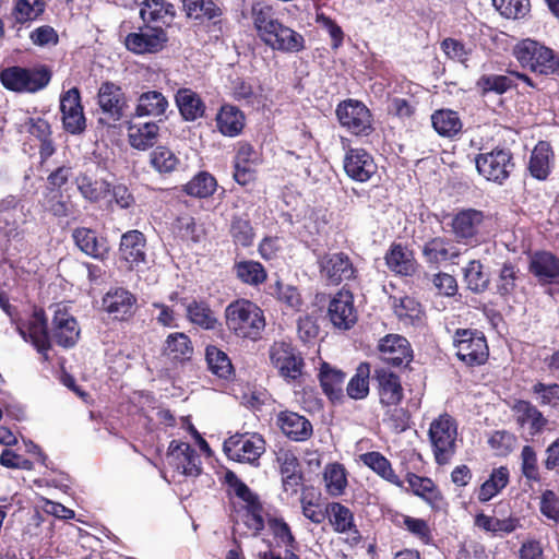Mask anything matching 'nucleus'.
I'll list each match as a JSON object with an SVG mask.
<instances>
[{
  "label": "nucleus",
  "instance_id": "obj_46",
  "mask_svg": "<svg viewBox=\"0 0 559 559\" xmlns=\"http://www.w3.org/2000/svg\"><path fill=\"white\" fill-rule=\"evenodd\" d=\"M433 129L442 136H453L462 129V122L456 111L450 109L437 110L431 116Z\"/></svg>",
  "mask_w": 559,
  "mask_h": 559
},
{
  "label": "nucleus",
  "instance_id": "obj_15",
  "mask_svg": "<svg viewBox=\"0 0 559 559\" xmlns=\"http://www.w3.org/2000/svg\"><path fill=\"white\" fill-rule=\"evenodd\" d=\"M169 464L188 477L201 474V459L197 451L187 442L173 440L168 447Z\"/></svg>",
  "mask_w": 559,
  "mask_h": 559
},
{
  "label": "nucleus",
  "instance_id": "obj_43",
  "mask_svg": "<svg viewBox=\"0 0 559 559\" xmlns=\"http://www.w3.org/2000/svg\"><path fill=\"white\" fill-rule=\"evenodd\" d=\"M164 354L171 360L185 361L191 358L193 346L185 333H171L166 338Z\"/></svg>",
  "mask_w": 559,
  "mask_h": 559
},
{
  "label": "nucleus",
  "instance_id": "obj_17",
  "mask_svg": "<svg viewBox=\"0 0 559 559\" xmlns=\"http://www.w3.org/2000/svg\"><path fill=\"white\" fill-rule=\"evenodd\" d=\"M97 97L98 105L108 120L117 122L124 117L129 105L127 96L119 85L104 82L98 90Z\"/></svg>",
  "mask_w": 559,
  "mask_h": 559
},
{
  "label": "nucleus",
  "instance_id": "obj_59",
  "mask_svg": "<svg viewBox=\"0 0 559 559\" xmlns=\"http://www.w3.org/2000/svg\"><path fill=\"white\" fill-rule=\"evenodd\" d=\"M440 48L449 60L465 66L473 51L471 46L452 37L444 38L440 43Z\"/></svg>",
  "mask_w": 559,
  "mask_h": 559
},
{
  "label": "nucleus",
  "instance_id": "obj_47",
  "mask_svg": "<svg viewBox=\"0 0 559 559\" xmlns=\"http://www.w3.org/2000/svg\"><path fill=\"white\" fill-rule=\"evenodd\" d=\"M509 483V471L507 467H499L492 471L489 479H487L479 488L478 500L487 502L497 496Z\"/></svg>",
  "mask_w": 559,
  "mask_h": 559
},
{
  "label": "nucleus",
  "instance_id": "obj_10",
  "mask_svg": "<svg viewBox=\"0 0 559 559\" xmlns=\"http://www.w3.org/2000/svg\"><path fill=\"white\" fill-rule=\"evenodd\" d=\"M269 356L271 364L287 380H296L302 373L304 359L296 348L287 342H274Z\"/></svg>",
  "mask_w": 559,
  "mask_h": 559
},
{
  "label": "nucleus",
  "instance_id": "obj_55",
  "mask_svg": "<svg viewBox=\"0 0 559 559\" xmlns=\"http://www.w3.org/2000/svg\"><path fill=\"white\" fill-rule=\"evenodd\" d=\"M210 370L219 378L227 379L233 370L228 356L215 346H207L205 353Z\"/></svg>",
  "mask_w": 559,
  "mask_h": 559
},
{
  "label": "nucleus",
  "instance_id": "obj_42",
  "mask_svg": "<svg viewBox=\"0 0 559 559\" xmlns=\"http://www.w3.org/2000/svg\"><path fill=\"white\" fill-rule=\"evenodd\" d=\"M360 461L386 481L401 486L399 476L394 473L390 461L380 452L371 451L360 455Z\"/></svg>",
  "mask_w": 559,
  "mask_h": 559
},
{
  "label": "nucleus",
  "instance_id": "obj_34",
  "mask_svg": "<svg viewBox=\"0 0 559 559\" xmlns=\"http://www.w3.org/2000/svg\"><path fill=\"white\" fill-rule=\"evenodd\" d=\"M159 126L156 122L132 123L128 128L129 143L133 148L145 151L158 140Z\"/></svg>",
  "mask_w": 559,
  "mask_h": 559
},
{
  "label": "nucleus",
  "instance_id": "obj_16",
  "mask_svg": "<svg viewBox=\"0 0 559 559\" xmlns=\"http://www.w3.org/2000/svg\"><path fill=\"white\" fill-rule=\"evenodd\" d=\"M119 255L127 263L129 270H139L146 261V238L138 229L122 234L119 243Z\"/></svg>",
  "mask_w": 559,
  "mask_h": 559
},
{
  "label": "nucleus",
  "instance_id": "obj_30",
  "mask_svg": "<svg viewBox=\"0 0 559 559\" xmlns=\"http://www.w3.org/2000/svg\"><path fill=\"white\" fill-rule=\"evenodd\" d=\"M328 512L330 513V523L335 532L349 534L355 543L359 542L360 534L355 525L354 514L347 507L332 502L328 507Z\"/></svg>",
  "mask_w": 559,
  "mask_h": 559
},
{
  "label": "nucleus",
  "instance_id": "obj_37",
  "mask_svg": "<svg viewBox=\"0 0 559 559\" xmlns=\"http://www.w3.org/2000/svg\"><path fill=\"white\" fill-rule=\"evenodd\" d=\"M216 127L225 136H237L245 127V115L233 105H224L216 115Z\"/></svg>",
  "mask_w": 559,
  "mask_h": 559
},
{
  "label": "nucleus",
  "instance_id": "obj_35",
  "mask_svg": "<svg viewBox=\"0 0 559 559\" xmlns=\"http://www.w3.org/2000/svg\"><path fill=\"white\" fill-rule=\"evenodd\" d=\"M423 255L426 262L439 264L459 257L460 251L451 240L443 237H435L424 243Z\"/></svg>",
  "mask_w": 559,
  "mask_h": 559
},
{
  "label": "nucleus",
  "instance_id": "obj_4",
  "mask_svg": "<svg viewBox=\"0 0 559 559\" xmlns=\"http://www.w3.org/2000/svg\"><path fill=\"white\" fill-rule=\"evenodd\" d=\"M456 437V423L450 415H440L430 424L429 439L439 465L448 464L455 454Z\"/></svg>",
  "mask_w": 559,
  "mask_h": 559
},
{
  "label": "nucleus",
  "instance_id": "obj_61",
  "mask_svg": "<svg viewBox=\"0 0 559 559\" xmlns=\"http://www.w3.org/2000/svg\"><path fill=\"white\" fill-rule=\"evenodd\" d=\"M44 0H16L14 7V16L19 23H25L36 20L45 11Z\"/></svg>",
  "mask_w": 559,
  "mask_h": 559
},
{
  "label": "nucleus",
  "instance_id": "obj_31",
  "mask_svg": "<svg viewBox=\"0 0 559 559\" xmlns=\"http://www.w3.org/2000/svg\"><path fill=\"white\" fill-rule=\"evenodd\" d=\"M512 76L522 80L528 86L534 87L532 80L526 74L519 72H511V76L499 74H484L478 79L476 86L483 92V94H487L489 92L503 94L515 85Z\"/></svg>",
  "mask_w": 559,
  "mask_h": 559
},
{
  "label": "nucleus",
  "instance_id": "obj_52",
  "mask_svg": "<svg viewBox=\"0 0 559 559\" xmlns=\"http://www.w3.org/2000/svg\"><path fill=\"white\" fill-rule=\"evenodd\" d=\"M179 164L177 155L166 146H157L150 153V165L159 174H170Z\"/></svg>",
  "mask_w": 559,
  "mask_h": 559
},
{
  "label": "nucleus",
  "instance_id": "obj_58",
  "mask_svg": "<svg viewBox=\"0 0 559 559\" xmlns=\"http://www.w3.org/2000/svg\"><path fill=\"white\" fill-rule=\"evenodd\" d=\"M464 280L467 288L474 293L484 292L489 284V276L483 271V265L479 261H471L464 267Z\"/></svg>",
  "mask_w": 559,
  "mask_h": 559
},
{
  "label": "nucleus",
  "instance_id": "obj_49",
  "mask_svg": "<svg viewBox=\"0 0 559 559\" xmlns=\"http://www.w3.org/2000/svg\"><path fill=\"white\" fill-rule=\"evenodd\" d=\"M326 491L333 497L342 496L347 487L346 471L342 464H328L323 472Z\"/></svg>",
  "mask_w": 559,
  "mask_h": 559
},
{
  "label": "nucleus",
  "instance_id": "obj_22",
  "mask_svg": "<svg viewBox=\"0 0 559 559\" xmlns=\"http://www.w3.org/2000/svg\"><path fill=\"white\" fill-rule=\"evenodd\" d=\"M380 358L384 364L394 367L406 366L412 360L408 341L397 334H389L379 343Z\"/></svg>",
  "mask_w": 559,
  "mask_h": 559
},
{
  "label": "nucleus",
  "instance_id": "obj_7",
  "mask_svg": "<svg viewBox=\"0 0 559 559\" xmlns=\"http://www.w3.org/2000/svg\"><path fill=\"white\" fill-rule=\"evenodd\" d=\"M223 449L229 460L257 466L265 452V441L255 432L235 433L224 441Z\"/></svg>",
  "mask_w": 559,
  "mask_h": 559
},
{
  "label": "nucleus",
  "instance_id": "obj_6",
  "mask_svg": "<svg viewBox=\"0 0 559 559\" xmlns=\"http://www.w3.org/2000/svg\"><path fill=\"white\" fill-rule=\"evenodd\" d=\"M51 79V73L46 68L25 69L11 67L0 72L3 86L19 93H35L45 88Z\"/></svg>",
  "mask_w": 559,
  "mask_h": 559
},
{
  "label": "nucleus",
  "instance_id": "obj_60",
  "mask_svg": "<svg viewBox=\"0 0 559 559\" xmlns=\"http://www.w3.org/2000/svg\"><path fill=\"white\" fill-rule=\"evenodd\" d=\"M45 209L56 217H68L74 213V206L70 202L69 197H64L58 190H52L45 198Z\"/></svg>",
  "mask_w": 559,
  "mask_h": 559
},
{
  "label": "nucleus",
  "instance_id": "obj_20",
  "mask_svg": "<svg viewBox=\"0 0 559 559\" xmlns=\"http://www.w3.org/2000/svg\"><path fill=\"white\" fill-rule=\"evenodd\" d=\"M51 336L62 347H72L79 340L80 329L73 316L57 305L51 322Z\"/></svg>",
  "mask_w": 559,
  "mask_h": 559
},
{
  "label": "nucleus",
  "instance_id": "obj_2",
  "mask_svg": "<svg viewBox=\"0 0 559 559\" xmlns=\"http://www.w3.org/2000/svg\"><path fill=\"white\" fill-rule=\"evenodd\" d=\"M226 324L237 336L257 340L265 328L263 311L247 299L229 304L225 310Z\"/></svg>",
  "mask_w": 559,
  "mask_h": 559
},
{
  "label": "nucleus",
  "instance_id": "obj_21",
  "mask_svg": "<svg viewBox=\"0 0 559 559\" xmlns=\"http://www.w3.org/2000/svg\"><path fill=\"white\" fill-rule=\"evenodd\" d=\"M373 379L377 382V390L382 406H397L403 399V388L400 377L385 367H378L374 370Z\"/></svg>",
  "mask_w": 559,
  "mask_h": 559
},
{
  "label": "nucleus",
  "instance_id": "obj_11",
  "mask_svg": "<svg viewBox=\"0 0 559 559\" xmlns=\"http://www.w3.org/2000/svg\"><path fill=\"white\" fill-rule=\"evenodd\" d=\"M336 116L341 126L355 135H368L372 130L370 111L361 102L344 100L337 106Z\"/></svg>",
  "mask_w": 559,
  "mask_h": 559
},
{
  "label": "nucleus",
  "instance_id": "obj_36",
  "mask_svg": "<svg viewBox=\"0 0 559 559\" xmlns=\"http://www.w3.org/2000/svg\"><path fill=\"white\" fill-rule=\"evenodd\" d=\"M530 271L540 282L551 283L559 277V259L550 252H536L531 259Z\"/></svg>",
  "mask_w": 559,
  "mask_h": 559
},
{
  "label": "nucleus",
  "instance_id": "obj_54",
  "mask_svg": "<svg viewBox=\"0 0 559 559\" xmlns=\"http://www.w3.org/2000/svg\"><path fill=\"white\" fill-rule=\"evenodd\" d=\"M189 321L202 329L213 330L217 319L211 308L204 302L192 301L187 306Z\"/></svg>",
  "mask_w": 559,
  "mask_h": 559
},
{
  "label": "nucleus",
  "instance_id": "obj_23",
  "mask_svg": "<svg viewBox=\"0 0 559 559\" xmlns=\"http://www.w3.org/2000/svg\"><path fill=\"white\" fill-rule=\"evenodd\" d=\"M319 265L321 273L333 284L353 278L356 272L350 259L343 252L321 257Z\"/></svg>",
  "mask_w": 559,
  "mask_h": 559
},
{
  "label": "nucleus",
  "instance_id": "obj_8",
  "mask_svg": "<svg viewBox=\"0 0 559 559\" xmlns=\"http://www.w3.org/2000/svg\"><path fill=\"white\" fill-rule=\"evenodd\" d=\"M453 345L457 358L471 367L485 364L489 355L484 334L476 330H456L453 337Z\"/></svg>",
  "mask_w": 559,
  "mask_h": 559
},
{
  "label": "nucleus",
  "instance_id": "obj_13",
  "mask_svg": "<svg viewBox=\"0 0 559 559\" xmlns=\"http://www.w3.org/2000/svg\"><path fill=\"white\" fill-rule=\"evenodd\" d=\"M21 337L31 343L39 354L46 356L50 348L47 321L43 310H35L25 321L16 324Z\"/></svg>",
  "mask_w": 559,
  "mask_h": 559
},
{
  "label": "nucleus",
  "instance_id": "obj_40",
  "mask_svg": "<svg viewBox=\"0 0 559 559\" xmlns=\"http://www.w3.org/2000/svg\"><path fill=\"white\" fill-rule=\"evenodd\" d=\"M484 215L480 211L468 209L455 215L452 222L453 233L457 238H472L481 224Z\"/></svg>",
  "mask_w": 559,
  "mask_h": 559
},
{
  "label": "nucleus",
  "instance_id": "obj_51",
  "mask_svg": "<svg viewBox=\"0 0 559 559\" xmlns=\"http://www.w3.org/2000/svg\"><path fill=\"white\" fill-rule=\"evenodd\" d=\"M216 187V179L211 174L201 171L185 185L183 191L188 195L203 199L212 195L215 192Z\"/></svg>",
  "mask_w": 559,
  "mask_h": 559
},
{
  "label": "nucleus",
  "instance_id": "obj_63",
  "mask_svg": "<svg viewBox=\"0 0 559 559\" xmlns=\"http://www.w3.org/2000/svg\"><path fill=\"white\" fill-rule=\"evenodd\" d=\"M391 306L401 320H414L420 313L419 302L409 296L391 297Z\"/></svg>",
  "mask_w": 559,
  "mask_h": 559
},
{
  "label": "nucleus",
  "instance_id": "obj_48",
  "mask_svg": "<svg viewBox=\"0 0 559 559\" xmlns=\"http://www.w3.org/2000/svg\"><path fill=\"white\" fill-rule=\"evenodd\" d=\"M551 154L550 145L546 142H539L533 150L530 159V173L538 179L544 180L549 175V157Z\"/></svg>",
  "mask_w": 559,
  "mask_h": 559
},
{
  "label": "nucleus",
  "instance_id": "obj_64",
  "mask_svg": "<svg viewBox=\"0 0 559 559\" xmlns=\"http://www.w3.org/2000/svg\"><path fill=\"white\" fill-rule=\"evenodd\" d=\"M532 391L540 405L559 407V384L537 382L533 385Z\"/></svg>",
  "mask_w": 559,
  "mask_h": 559
},
{
  "label": "nucleus",
  "instance_id": "obj_50",
  "mask_svg": "<svg viewBox=\"0 0 559 559\" xmlns=\"http://www.w3.org/2000/svg\"><path fill=\"white\" fill-rule=\"evenodd\" d=\"M386 265L401 275H411L415 271L413 259L402 245H393L385 255Z\"/></svg>",
  "mask_w": 559,
  "mask_h": 559
},
{
  "label": "nucleus",
  "instance_id": "obj_33",
  "mask_svg": "<svg viewBox=\"0 0 559 559\" xmlns=\"http://www.w3.org/2000/svg\"><path fill=\"white\" fill-rule=\"evenodd\" d=\"M176 105L186 121H194L203 117L205 104L198 93L191 88H180L175 96Z\"/></svg>",
  "mask_w": 559,
  "mask_h": 559
},
{
  "label": "nucleus",
  "instance_id": "obj_12",
  "mask_svg": "<svg viewBox=\"0 0 559 559\" xmlns=\"http://www.w3.org/2000/svg\"><path fill=\"white\" fill-rule=\"evenodd\" d=\"M166 41L167 34L164 28L143 23L139 32L127 35L124 45L134 53H154L162 50Z\"/></svg>",
  "mask_w": 559,
  "mask_h": 559
},
{
  "label": "nucleus",
  "instance_id": "obj_56",
  "mask_svg": "<svg viewBox=\"0 0 559 559\" xmlns=\"http://www.w3.org/2000/svg\"><path fill=\"white\" fill-rule=\"evenodd\" d=\"M229 233L236 246L249 247L253 242V228L250 221L243 216H234L231 218Z\"/></svg>",
  "mask_w": 559,
  "mask_h": 559
},
{
  "label": "nucleus",
  "instance_id": "obj_38",
  "mask_svg": "<svg viewBox=\"0 0 559 559\" xmlns=\"http://www.w3.org/2000/svg\"><path fill=\"white\" fill-rule=\"evenodd\" d=\"M72 237L79 249L92 258L104 259L108 252L105 241L99 240L96 233L90 228H75Z\"/></svg>",
  "mask_w": 559,
  "mask_h": 559
},
{
  "label": "nucleus",
  "instance_id": "obj_45",
  "mask_svg": "<svg viewBox=\"0 0 559 559\" xmlns=\"http://www.w3.org/2000/svg\"><path fill=\"white\" fill-rule=\"evenodd\" d=\"M76 187L81 195L90 202H98L110 192V185L106 180L93 179L87 175H80Z\"/></svg>",
  "mask_w": 559,
  "mask_h": 559
},
{
  "label": "nucleus",
  "instance_id": "obj_3",
  "mask_svg": "<svg viewBox=\"0 0 559 559\" xmlns=\"http://www.w3.org/2000/svg\"><path fill=\"white\" fill-rule=\"evenodd\" d=\"M513 53L523 68L540 75L555 74L559 67V58L552 49L530 38L516 44Z\"/></svg>",
  "mask_w": 559,
  "mask_h": 559
},
{
  "label": "nucleus",
  "instance_id": "obj_27",
  "mask_svg": "<svg viewBox=\"0 0 559 559\" xmlns=\"http://www.w3.org/2000/svg\"><path fill=\"white\" fill-rule=\"evenodd\" d=\"M474 525L486 533L500 537L511 534L521 527L518 516L509 515L504 519H499L483 512L475 515Z\"/></svg>",
  "mask_w": 559,
  "mask_h": 559
},
{
  "label": "nucleus",
  "instance_id": "obj_29",
  "mask_svg": "<svg viewBox=\"0 0 559 559\" xmlns=\"http://www.w3.org/2000/svg\"><path fill=\"white\" fill-rule=\"evenodd\" d=\"M168 100L158 91H147L136 99L133 117H162L166 114L168 108Z\"/></svg>",
  "mask_w": 559,
  "mask_h": 559
},
{
  "label": "nucleus",
  "instance_id": "obj_44",
  "mask_svg": "<svg viewBox=\"0 0 559 559\" xmlns=\"http://www.w3.org/2000/svg\"><path fill=\"white\" fill-rule=\"evenodd\" d=\"M319 379L323 392L328 395L331 401H338L343 396V382L345 374L340 371L332 369L328 364H323L319 373Z\"/></svg>",
  "mask_w": 559,
  "mask_h": 559
},
{
  "label": "nucleus",
  "instance_id": "obj_24",
  "mask_svg": "<svg viewBox=\"0 0 559 559\" xmlns=\"http://www.w3.org/2000/svg\"><path fill=\"white\" fill-rule=\"evenodd\" d=\"M136 298L124 288L110 289L102 301L103 309L116 320H126L134 312Z\"/></svg>",
  "mask_w": 559,
  "mask_h": 559
},
{
  "label": "nucleus",
  "instance_id": "obj_53",
  "mask_svg": "<svg viewBox=\"0 0 559 559\" xmlns=\"http://www.w3.org/2000/svg\"><path fill=\"white\" fill-rule=\"evenodd\" d=\"M370 365L361 362L356 369V373L349 380L346 391L349 397L362 400L369 393Z\"/></svg>",
  "mask_w": 559,
  "mask_h": 559
},
{
  "label": "nucleus",
  "instance_id": "obj_18",
  "mask_svg": "<svg viewBox=\"0 0 559 559\" xmlns=\"http://www.w3.org/2000/svg\"><path fill=\"white\" fill-rule=\"evenodd\" d=\"M345 174L355 181L367 182L378 170L372 157L364 148H348L343 160Z\"/></svg>",
  "mask_w": 559,
  "mask_h": 559
},
{
  "label": "nucleus",
  "instance_id": "obj_39",
  "mask_svg": "<svg viewBox=\"0 0 559 559\" xmlns=\"http://www.w3.org/2000/svg\"><path fill=\"white\" fill-rule=\"evenodd\" d=\"M266 525L273 535L278 547H285V556L289 555L292 549L295 552L298 549V543L292 533L289 525L281 516L266 514Z\"/></svg>",
  "mask_w": 559,
  "mask_h": 559
},
{
  "label": "nucleus",
  "instance_id": "obj_5",
  "mask_svg": "<svg viewBox=\"0 0 559 559\" xmlns=\"http://www.w3.org/2000/svg\"><path fill=\"white\" fill-rule=\"evenodd\" d=\"M225 480L233 489L234 493L245 503V525L252 532V535H258L266 524V514L263 506L259 501L258 497L237 477L235 473L227 472Z\"/></svg>",
  "mask_w": 559,
  "mask_h": 559
},
{
  "label": "nucleus",
  "instance_id": "obj_1",
  "mask_svg": "<svg viewBox=\"0 0 559 559\" xmlns=\"http://www.w3.org/2000/svg\"><path fill=\"white\" fill-rule=\"evenodd\" d=\"M251 19L258 37L274 51L297 53L305 49L304 36L285 25L271 5L255 3L251 9Z\"/></svg>",
  "mask_w": 559,
  "mask_h": 559
},
{
  "label": "nucleus",
  "instance_id": "obj_19",
  "mask_svg": "<svg viewBox=\"0 0 559 559\" xmlns=\"http://www.w3.org/2000/svg\"><path fill=\"white\" fill-rule=\"evenodd\" d=\"M328 314L333 325L341 330L350 329L357 321L354 296L348 290H340L331 299Z\"/></svg>",
  "mask_w": 559,
  "mask_h": 559
},
{
  "label": "nucleus",
  "instance_id": "obj_32",
  "mask_svg": "<svg viewBox=\"0 0 559 559\" xmlns=\"http://www.w3.org/2000/svg\"><path fill=\"white\" fill-rule=\"evenodd\" d=\"M301 213L302 217H299V214H297L296 221L293 219L292 214H287L286 219L293 226L294 231L300 237V239L308 242L310 238L321 231L324 226V222L319 221L318 214L309 206H305Z\"/></svg>",
  "mask_w": 559,
  "mask_h": 559
},
{
  "label": "nucleus",
  "instance_id": "obj_9",
  "mask_svg": "<svg viewBox=\"0 0 559 559\" xmlns=\"http://www.w3.org/2000/svg\"><path fill=\"white\" fill-rule=\"evenodd\" d=\"M475 163L479 175L499 185H502L509 178L514 168L512 155L506 150H493L478 154Z\"/></svg>",
  "mask_w": 559,
  "mask_h": 559
},
{
  "label": "nucleus",
  "instance_id": "obj_25",
  "mask_svg": "<svg viewBox=\"0 0 559 559\" xmlns=\"http://www.w3.org/2000/svg\"><path fill=\"white\" fill-rule=\"evenodd\" d=\"M277 425L282 432L294 441H306L312 435V425L295 412L283 411L277 415Z\"/></svg>",
  "mask_w": 559,
  "mask_h": 559
},
{
  "label": "nucleus",
  "instance_id": "obj_62",
  "mask_svg": "<svg viewBox=\"0 0 559 559\" xmlns=\"http://www.w3.org/2000/svg\"><path fill=\"white\" fill-rule=\"evenodd\" d=\"M492 4L507 19H522L530 11L528 0H492Z\"/></svg>",
  "mask_w": 559,
  "mask_h": 559
},
{
  "label": "nucleus",
  "instance_id": "obj_57",
  "mask_svg": "<svg viewBox=\"0 0 559 559\" xmlns=\"http://www.w3.org/2000/svg\"><path fill=\"white\" fill-rule=\"evenodd\" d=\"M237 277L246 284L259 285L266 278L262 264L255 261H241L235 265Z\"/></svg>",
  "mask_w": 559,
  "mask_h": 559
},
{
  "label": "nucleus",
  "instance_id": "obj_28",
  "mask_svg": "<svg viewBox=\"0 0 559 559\" xmlns=\"http://www.w3.org/2000/svg\"><path fill=\"white\" fill-rule=\"evenodd\" d=\"M513 411L518 425L521 428L527 427L531 437L539 433L548 421L536 406L526 401H518Z\"/></svg>",
  "mask_w": 559,
  "mask_h": 559
},
{
  "label": "nucleus",
  "instance_id": "obj_41",
  "mask_svg": "<svg viewBox=\"0 0 559 559\" xmlns=\"http://www.w3.org/2000/svg\"><path fill=\"white\" fill-rule=\"evenodd\" d=\"M183 9L189 17L207 19L214 24L221 22L223 9L215 0H183Z\"/></svg>",
  "mask_w": 559,
  "mask_h": 559
},
{
  "label": "nucleus",
  "instance_id": "obj_14",
  "mask_svg": "<svg viewBox=\"0 0 559 559\" xmlns=\"http://www.w3.org/2000/svg\"><path fill=\"white\" fill-rule=\"evenodd\" d=\"M60 111L66 131L71 134H79L85 130L86 119L81 105L79 88L72 87L61 95Z\"/></svg>",
  "mask_w": 559,
  "mask_h": 559
},
{
  "label": "nucleus",
  "instance_id": "obj_26",
  "mask_svg": "<svg viewBox=\"0 0 559 559\" xmlns=\"http://www.w3.org/2000/svg\"><path fill=\"white\" fill-rule=\"evenodd\" d=\"M174 16V5L165 0H144L142 2L140 17L144 24L164 28L173 21Z\"/></svg>",
  "mask_w": 559,
  "mask_h": 559
}]
</instances>
